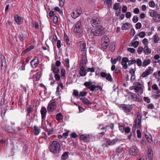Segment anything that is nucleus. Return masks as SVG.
Listing matches in <instances>:
<instances>
[{
  "instance_id": "4d7b16f0",
  "label": "nucleus",
  "mask_w": 160,
  "mask_h": 160,
  "mask_svg": "<svg viewBox=\"0 0 160 160\" xmlns=\"http://www.w3.org/2000/svg\"><path fill=\"white\" fill-rule=\"evenodd\" d=\"M142 88V87L141 86H138V85H137L136 86H135L134 88V89L136 90L137 91H139Z\"/></svg>"
},
{
  "instance_id": "a19ab883",
  "label": "nucleus",
  "mask_w": 160,
  "mask_h": 160,
  "mask_svg": "<svg viewBox=\"0 0 160 160\" xmlns=\"http://www.w3.org/2000/svg\"><path fill=\"white\" fill-rule=\"evenodd\" d=\"M138 35L141 38H143L145 36L146 33L145 32H142L138 33Z\"/></svg>"
},
{
  "instance_id": "49530a36",
  "label": "nucleus",
  "mask_w": 160,
  "mask_h": 160,
  "mask_svg": "<svg viewBox=\"0 0 160 160\" xmlns=\"http://www.w3.org/2000/svg\"><path fill=\"white\" fill-rule=\"evenodd\" d=\"M127 50L132 53H134L136 52L135 50L133 48H128Z\"/></svg>"
},
{
  "instance_id": "f257e3e1",
  "label": "nucleus",
  "mask_w": 160,
  "mask_h": 160,
  "mask_svg": "<svg viewBox=\"0 0 160 160\" xmlns=\"http://www.w3.org/2000/svg\"><path fill=\"white\" fill-rule=\"evenodd\" d=\"M91 22L92 26L94 28L96 36H100L104 33L105 31L98 19H92L91 20Z\"/></svg>"
},
{
  "instance_id": "ea45409f",
  "label": "nucleus",
  "mask_w": 160,
  "mask_h": 160,
  "mask_svg": "<svg viewBox=\"0 0 160 160\" xmlns=\"http://www.w3.org/2000/svg\"><path fill=\"white\" fill-rule=\"evenodd\" d=\"M154 42L155 43H157L159 40V38H158V35L156 34H155L154 36Z\"/></svg>"
},
{
  "instance_id": "4c0bfd02",
  "label": "nucleus",
  "mask_w": 160,
  "mask_h": 160,
  "mask_svg": "<svg viewBox=\"0 0 160 160\" xmlns=\"http://www.w3.org/2000/svg\"><path fill=\"white\" fill-rule=\"evenodd\" d=\"M120 5V4L118 3H115L113 6V9L115 10H118L119 8V6Z\"/></svg>"
},
{
  "instance_id": "a18cd8bd",
  "label": "nucleus",
  "mask_w": 160,
  "mask_h": 160,
  "mask_svg": "<svg viewBox=\"0 0 160 160\" xmlns=\"http://www.w3.org/2000/svg\"><path fill=\"white\" fill-rule=\"evenodd\" d=\"M136 61L135 59H132L130 60H129V62H128V65L129 66L131 65L133 63H136Z\"/></svg>"
},
{
  "instance_id": "58836bf2",
  "label": "nucleus",
  "mask_w": 160,
  "mask_h": 160,
  "mask_svg": "<svg viewBox=\"0 0 160 160\" xmlns=\"http://www.w3.org/2000/svg\"><path fill=\"white\" fill-rule=\"evenodd\" d=\"M61 77L62 78H64L66 74V71L64 69H62L61 70Z\"/></svg>"
},
{
  "instance_id": "b1692460",
  "label": "nucleus",
  "mask_w": 160,
  "mask_h": 160,
  "mask_svg": "<svg viewBox=\"0 0 160 160\" xmlns=\"http://www.w3.org/2000/svg\"><path fill=\"white\" fill-rule=\"evenodd\" d=\"M68 152H64L61 156V159L62 160H66L68 157Z\"/></svg>"
},
{
  "instance_id": "6e6552de",
  "label": "nucleus",
  "mask_w": 160,
  "mask_h": 160,
  "mask_svg": "<svg viewBox=\"0 0 160 160\" xmlns=\"http://www.w3.org/2000/svg\"><path fill=\"white\" fill-rule=\"evenodd\" d=\"M120 107L124 111L126 112H129L132 109V105H128L126 104H122Z\"/></svg>"
},
{
  "instance_id": "3c124183",
  "label": "nucleus",
  "mask_w": 160,
  "mask_h": 160,
  "mask_svg": "<svg viewBox=\"0 0 160 160\" xmlns=\"http://www.w3.org/2000/svg\"><path fill=\"white\" fill-rule=\"evenodd\" d=\"M136 28L137 29H140L142 27V24L140 22H138L136 24Z\"/></svg>"
},
{
  "instance_id": "052dcab7",
  "label": "nucleus",
  "mask_w": 160,
  "mask_h": 160,
  "mask_svg": "<svg viewBox=\"0 0 160 160\" xmlns=\"http://www.w3.org/2000/svg\"><path fill=\"white\" fill-rule=\"evenodd\" d=\"M58 17L57 16H55L54 17V18H53V22L55 24L57 22H58Z\"/></svg>"
},
{
  "instance_id": "2eb2a0df",
  "label": "nucleus",
  "mask_w": 160,
  "mask_h": 160,
  "mask_svg": "<svg viewBox=\"0 0 160 160\" xmlns=\"http://www.w3.org/2000/svg\"><path fill=\"white\" fill-rule=\"evenodd\" d=\"M35 58L33 59L30 62V64L32 68H35L39 63V61L37 59V61Z\"/></svg>"
},
{
  "instance_id": "1a4fd4ad",
  "label": "nucleus",
  "mask_w": 160,
  "mask_h": 160,
  "mask_svg": "<svg viewBox=\"0 0 160 160\" xmlns=\"http://www.w3.org/2000/svg\"><path fill=\"white\" fill-rule=\"evenodd\" d=\"M56 108V103L53 102L49 103L47 108L48 110L49 111L52 112L54 111Z\"/></svg>"
},
{
  "instance_id": "69168bd1",
  "label": "nucleus",
  "mask_w": 160,
  "mask_h": 160,
  "mask_svg": "<svg viewBox=\"0 0 160 160\" xmlns=\"http://www.w3.org/2000/svg\"><path fill=\"white\" fill-rule=\"evenodd\" d=\"M87 71L88 72H94L95 71V68L93 67L92 68H89L88 69Z\"/></svg>"
},
{
  "instance_id": "7ed1b4c3",
  "label": "nucleus",
  "mask_w": 160,
  "mask_h": 160,
  "mask_svg": "<svg viewBox=\"0 0 160 160\" xmlns=\"http://www.w3.org/2000/svg\"><path fill=\"white\" fill-rule=\"evenodd\" d=\"M79 48L82 51H84V52H83L82 54L83 59L82 61V63H83V64H84V63H85V61L84 59L86 58L87 57V56H86V50H85L86 43L83 42H81L79 46Z\"/></svg>"
},
{
  "instance_id": "f3484780",
  "label": "nucleus",
  "mask_w": 160,
  "mask_h": 160,
  "mask_svg": "<svg viewBox=\"0 0 160 160\" xmlns=\"http://www.w3.org/2000/svg\"><path fill=\"white\" fill-rule=\"evenodd\" d=\"M80 99L82 101L83 103L85 105H90L92 104V102L90 101L86 98H81Z\"/></svg>"
},
{
  "instance_id": "09e8293b",
  "label": "nucleus",
  "mask_w": 160,
  "mask_h": 160,
  "mask_svg": "<svg viewBox=\"0 0 160 160\" xmlns=\"http://www.w3.org/2000/svg\"><path fill=\"white\" fill-rule=\"evenodd\" d=\"M149 6L151 8H154L155 5L154 2L153 1H151L149 2Z\"/></svg>"
},
{
  "instance_id": "5fc2aeb1",
  "label": "nucleus",
  "mask_w": 160,
  "mask_h": 160,
  "mask_svg": "<svg viewBox=\"0 0 160 160\" xmlns=\"http://www.w3.org/2000/svg\"><path fill=\"white\" fill-rule=\"evenodd\" d=\"M143 99L145 102L148 103H149L150 102V100L148 97H144Z\"/></svg>"
},
{
  "instance_id": "c85d7f7f",
  "label": "nucleus",
  "mask_w": 160,
  "mask_h": 160,
  "mask_svg": "<svg viewBox=\"0 0 160 160\" xmlns=\"http://www.w3.org/2000/svg\"><path fill=\"white\" fill-rule=\"evenodd\" d=\"M143 51L145 52H146V54H149L151 53V50L149 49L148 46H146L144 47Z\"/></svg>"
},
{
  "instance_id": "37998d69",
  "label": "nucleus",
  "mask_w": 160,
  "mask_h": 160,
  "mask_svg": "<svg viewBox=\"0 0 160 160\" xmlns=\"http://www.w3.org/2000/svg\"><path fill=\"white\" fill-rule=\"evenodd\" d=\"M114 124L113 123H111L110 125L106 126L105 127H102L101 129H104L108 127H110L112 129H113L114 128Z\"/></svg>"
},
{
  "instance_id": "393cba45",
  "label": "nucleus",
  "mask_w": 160,
  "mask_h": 160,
  "mask_svg": "<svg viewBox=\"0 0 160 160\" xmlns=\"http://www.w3.org/2000/svg\"><path fill=\"white\" fill-rule=\"evenodd\" d=\"M130 24L128 23H124L121 27V29L122 30H126L129 28Z\"/></svg>"
},
{
  "instance_id": "c9c22d12",
  "label": "nucleus",
  "mask_w": 160,
  "mask_h": 160,
  "mask_svg": "<svg viewBox=\"0 0 160 160\" xmlns=\"http://www.w3.org/2000/svg\"><path fill=\"white\" fill-rule=\"evenodd\" d=\"M87 92L86 91L80 92L79 95V98L81 97H84L87 95Z\"/></svg>"
},
{
  "instance_id": "4be33fe9",
  "label": "nucleus",
  "mask_w": 160,
  "mask_h": 160,
  "mask_svg": "<svg viewBox=\"0 0 160 160\" xmlns=\"http://www.w3.org/2000/svg\"><path fill=\"white\" fill-rule=\"evenodd\" d=\"M135 71L134 69L131 68V69L129 70V72L131 75L132 77L131 78V80L133 79V81L135 80V75L134 74Z\"/></svg>"
},
{
  "instance_id": "72a5a7b5",
  "label": "nucleus",
  "mask_w": 160,
  "mask_h": 160,
  "mask_svg": "<svg viewBox=\"0 0 160 160\" xmlns=\"http://www.w3.org/2000/svg\"><path fill=\"white\" fill-rule=\"evenodd\" d=\"M153 156V153L152 150L150 148H148L147 152V157Z\"/></svg>"
},
{
  "instance_id": "20e7f679",
  "label": "nucleus",
  "mask_w": 160,
  "mask_h": 160,
  "mask_svg": "<svg viewBox=\"0 0 160 160\" xmlns=\"http://www.w3.org/2000/svg\"><path fill=\"white\" fill-rule=\"evenodd\" d=\"M74 32L78 35H80L82 32L81 22L79 21L76 24L74 29Z\"/></svg>"
},
{
  "instance_id": "6e6d98bb",
  "label": "nucleus",
  "mask_w": 160,
  "mask_h": 160,
  "mask_svg": "<svg viewBox=\"0 0 160 160\" xmlns=\"http://www.w3.org/2000/svg\"><path fill=\"white\" fill-rule=\"evenodd\" d=\"M64 39L66 41V42H67V44L69 45V43H68V41H69L68 37L65 33L64 34Z\"/></svg>"
},
{
  "instance_id": "412c9836",
  "label": "nucleus",
  "mask_w": 160,
  "mask_h": 160,
  "mask_svg": "<svg viewBox=\"0 0 160 160\" xmlns=\"http://www.w3.org/2000/svg\"><path fill=\"white\" fill-rule=\"evenodd\" d=\"M51 66V70L54 73L59 72V69L58 67H56L54 64H52Z\"/></svg>"
},
{
  "instance_id": "0e129e2a",
  "label": "nucleus",
  "mask_w": 160,
  "mask_h": 160,
  "mask_svg": "<svg viewBox=\"0 0 160 160\" xmlns=\"http://www.w3.org/2000/svg\"><path fill=\"white\" fill-rule=\"evenodd\" d=\"M130 130V128L129 127H127L124 128L125 132L126 133H128Z\"/></svg>"
},
{
  "instance_id": "5701e85b",
  "label": "nucleus",
  "mask_w": 160,
  "mask_h": 160,
  "mask_svg": "<svg viewBox=\"0 0 160 160\" xmlns=\"http://www.w3.org/2000/svg\"><path fill=\"white\" fill-rule=\"evenodd\" d=\"M138 121H139V122H141V116L140 114L139 113L137 115L136 120L134 121V125L135 126H137V122Z\"/></svg>"
},
{
  "instance_id": "e433bc0d",
  "label": "nucleus",
  "mask_w": 160,
  "mask_h": 160,
  "mask_svg": "<svg viewBox=\"0 0 160 160\" xmlns=\"http://www.w3.org/2000/svg\"><path fill=\"white\" fill-rule=\"evenodd\" d=\"M92 82L91 81L88 82H85L84 83V85L88 88V87H90L91 85L92 84Z\"/></svg>"
},
{
  "instance_id": "c03bdc74",
  "label": "nucleus",
  "mask_w": 160,
  "mask_h": 160,
  "mask_svg": "<svg viewBox=\"0 0 160 160\" xmlns=\"http://www.w3.org/2000/svg\"><path fill=\"white\" fill-rule=\"evenodd\" d=\"M132 20L134 23H136L138 20V17L137 15L134 16L132 18Z\"/></svg>"
},
{
  "instance_id": "473e14b6",
  "label": "nucleus",
  "mask_w": 160,
  "mask_h": 160,
  "mask_svg": "<svg viewBox=\"0 0 160 160\" xmlns=\"http://www.w3.org/2000/svg\"><path fill=\"white\" fill-rule=\"evenodd\" d=\"M14 18L15 21L18 24H21V19L19 18L18 15H17V16H15Z\"/></svg>"
},
{
  "instance_id": "9d476101",
  "label": "nucleus",
  "mask_w": 160,
  "mask_h": 160,
  "mask_svg": "<svg viewBox=\"0 0 160 160\" xmlns=\"http://www.w3.org/2000/svg\"><path fill=\"white\" fill-rule=\"evenodd\" d=\"M153 71V69L151 67H148V69H146L145 72L142 73V76L143 78H145L149 74H151L152 72H152Z\"/></svg>"
},
{
  "instance_id": "f8f14e48",
  "label": "nucleus",
  "mask_w": 160,
  "mask_h": 160,
  "mask_svg": "<svg viewBox=\"0 0 160 160\" xmlns=\"http://www.w3.org/2000/svg\"><path fill=\"white\" fill-rule=\"evenodd\" d=\"M91 91H94V90L97 91L98 90L101 91L102 88L99 85L96 86L95 85H91L90 87L88 88Z\"/></svg>"
},
{
  "instance_id": "c756f323",
  "label": "nucleus",
  "mask_w": 160,
  "mask_h": 160,
  "mask_svg": "<svg viewBox=\"0 0 160 160\" xmlns=\"http://www.w3.org/2000/svg\"><path fill=\"white\" fill-rule=\"evenodd\" d=\"M63 117V116L61 113H59L56 115V119L58 121H59Z\"/></svg>"
},
{
  "instance_id": "2f4dec72",
  "label": "nucleus",
  "mask_w": 160,
  "mask_h": 160,
  "mask_svg": "<svg viewBox=\"0 0 160 160\" xmlns=\"http://www.w3.org/2000/svg\"><path fill=\"white\" fill-rule=\"evenodd\" d=\"M104 3L106 2L107 5V7L108 8H109L112 5V0H106L104 2Z\"/></svg>"
},
{
  "instance_id": "39448f33",
  "label": "nucleus",
  "mask_w": 160,
  "mask_h": 160,
  "mask_svg": "<svg viewBox=\"0 0 160 160\" xmlns=\"http://www.w3.org/2000/svg\"><path fill=\"white\" fill-rule=\"evenodd\" d=\"M125 152L123 148L119 147L116 150V153L121 158H124L123 156Z\"/></svg>"
},
{
  "instance_id": "603ef678",
  "label": "nucleus",
  "mask_w": 160,
  "mask_h": 160,
  "mask_svg": "<svg viewBox=\"0 0 160 160\" xmlns=\"http://www.w3.org/2000/svg\"><path fill=\"white\" fill-rule=\"evenodd\" d=\"M73 94L75 96L79 98V94L77 90H74L73 92Z\"/></svg>"
},
{
  "instance_id": "0eeeda50",
  "label": "nucleus",
  "mask_w": 160,
  "mask_h": 160,
  "mask_svg": "<svg viewBox=\"0 0 160 160\" xmlns=\"http://www.w3.org/2000/svg\"><path fill=\"white\" fill-rule=\"evenodd\" d=\"M100 75L102 77L106 78L109 81L111 82L113 81L111 76L109 73L107 74L105 72H102L101 73Z\"/></svg>"
},
{
  "instance_id": "ddd939ff",
  "label": "nucleus",
  "mask_w": 160,
  "mask_h": 160,
  "mask_svg": "<svg viewBox=\"0 0 160 160\" xmlns=\"http://www.w3.org/2000/svg\"><path fill=\"white\" fill-rule=\"evenodd\" d=\"M118 141L119 139L118 138L114 139L111 140H109V141L104 142L103 145H104L106 147H108V146L114 145Z\"/></svg>"
},
{
  "instance_id": "423d86ee",
  "label": "nucleus",
  "mask_w": 160,
  "mask_h": 160,
  "mask_svg": "<svg viewBox=\"0 0 160 160\" xmlns=\"http://www.w3.org/2000/svg\"><path fill=\"white\" fill-rule=\"evenodd\" d=\"M139 152V150L135 146H133L129 150L130 154L132 155H136Z\"/></svg>"
},
{
  "instance_id": "7c9ffc66",
  "label": "nucleus",
  "mask_w": 160,
  "mask_h": 160,
  "mask_svg": "<svg viewBox=\"0 0 160 160\" xmlns=\"http://www.w3.org/2000/svg\"><path fill=\"white\" fill-rule=\"evenodd\" d=\"M150 62V59L148 60L146 59L144 60L142 66L143 67H145L148 65Z\"/></svg>"
},
{
  "instance_id": "e2e57ef3",
  "label": "nucleus",
  "mask_w": 160,
  "mask_h": 160,
  "mask_svg": "<svg viewBox=\"0 0 160 160\" xmlns=\"http://www.w3.org/2000/svg\"><path fill=\"white\" fill-rule=\"evenodd\" d=\"M33 26L36 29H38L39 28V25L37 22H34L33 24Z\"/></svg>"
},
{
  "instance_id": "13d9d810",
  "label": "nucleus",
  "mask_w": 160,
  "mask_h": 160,
  "mask_svg": "<svg viewBox=\"0 0 160 160\" xmlns=\"http://www.w3.org/2000/svg\"><path fill=\"white\" fill-rule=\"evenodd\" d=\"M127 7L126 6H123L122 7V12L123 13H125L127 12Z\"/></svg>"
},
{
  "instance_id": "bf43d9fd",
  "label": "nucleus",
  "mask_w": 160,
  "mask_h": 160,
  "mask_svg": "<svg viewBox=\"0 0 160 160\" xmlns=\"http://www.w3.org/2000/svg\"><path fill=\"white\" fill-rule=\"evenodd\" d=\"M33 111V108H32L31 107H28L27 108V113L28 114V115H29V114L31 113V112H32Z\"/></svg>"
},
{
  "instance_id": "f704fd0d",
  "label": "nucleus",
  "mask_w": 160,
  "mask_h": 160,
  "mask_svg": "<svg viewBox=\"0 0 160 160\" xmlns=\"http://www.w3.org/2000/svg\"><path fill=\"white\" fill-rule=\"evenodd\" d=\"M41 72H38L36 74V81L39 80L41 77Z\"/></svg>"
},
{
  "instance_id": "cd10ccee",
  "label": "nucleus",
  "mask_w": 160,
  "mask_h": 160,
  "mask_svg": "<svg viewBox=\"0 0 160 160\" xmlns=\"http://www.w3.org/2000/svg\"><path fill=\"white\" fill-rule=\"evenodd\" d=\"M76 13L78 15V16H79L82 13V11L81 8L80 7H78L77 10H76Z\"/></svg>"
},
{
  "instance_id": "bb28decb",
  "label": "nucleus",
  "mask_w": 160,
  "mask_h": 160,
  "mask_svg": "<svg viewBox=\"0 0 160 160\" xmlns=\"http://www.w3.org/2000/svg\"><path fill=\"white\" fill-rule=\"evenodd\" d=\"M5 130L8 132H13L14 129L10 126H5Z\"/></svg>"
},
{
  "instance_id": "8fccbe9b",
  "label": "nucleus",
  "mask_w": 160,
  "mask_h": 160,
  "mask_svg": "<svg viewBox=\"0 0 160 160\" xmlns=\"http://www.w3.org/2000/svg\"><path fill=\"white\" fill-rule=\"evenodd\" d=\"M55 78L56 80L59 81L60 79V76L58 74V73H55Z\"/></svg>"
},
{
  "instance_id": "de8ad7c7",
  "label": "nucleus",
  "mask_w": 160,
  "mask_h": 160,
  "mask_svg": "<svg viewBox=\"0 0 160 160\" xmlns=\"http://www.w3.org/2000/svg\"><path fill=\"white\" fill-rule=\"evenodd\" d=\"M54 10L55 11H58V12L60 13V14H61L62 13V10H61L59 7H55L54 8Z\"/></svg>"
},
{
  "instance_id": "9b49d317",
  "label": "nucleus",
  "mask_w": 160,
  "mask_h": 160,
  "mask_svg": "<svg viewBox=\"0 0 160 160\" xmlns=\"http://www.w3.org/2000/svg\"><path fill=\"white\" fill-rule=\"evenodd\" d=\"M102 45L107 47L109 44V40L108 38L106 36H103L102 39Z\"/></svg>"
},
{
  "instance_id": "79ce46f5",
  "label": "nucleus",
  "mask_w": 160,
  "mask_h": 160,
  "mask_svg": "<svg viewBox=\"0 0 160 160\" xmlns=\"http://www.w3.org/2000/svg\"><path fill=\"white\" fill-rule=\"evenodd\" d=\"M136 62L137 63V65L139 67L141 66L142 65L141 60L139 58H138L137 60H136Z\"/></svg>"
},
{
  "instance_id": "a211bd4d",
  "label": "nucleus",
  "mask_w": 160,
  "mask_h": 160,
  "mask_svg": "<svg viewBox=\"0 0 160 160\" xmlns=\"http://www.w3.org/2000/svg\"><path fill=\"white\" fill-rule=\"evenodd\" d=\"M40 112L42 115V119H43L46 117L47 112V111L45 108L44 107H42Z\"/></svg>"
},
{
  "instance_id": "338daca9",
  "label": "nucleus",
  "mask_w": 160,
  "mask_h": 160,
  "mask_svg": "<svg viewBox=\"0 0 160 160\" xmlns=\"http://www.w3.org/2000/svg\"><path fill=\"white\" fill-rule=\"evenodd\" d=\"M157 16H158V19H155L153 18V19L155 22H158L160 21V14H157Z\"/></svg>"
},
{
  "instance_id": "774afa93",
  "label": "nucleus",
  "mask_w": 160,
  "mask_h": 160,
  "mask_svg": "<svg viewBox=\"0 0 160 160\" xmlns=\"http://www.w3.org/2000/svg\"><path fill=\"white\" fill-rule=\"evenodd\" d=\"M133 43V47L135 48H137L139 44V42L138 41H135Z\"/></svg>"
},
{
  "instance_id": "dca6fc26",
  "label": "nucleus",
  "mask_w": 160,
  "mask_h": 160,
  "mask_svg": "<svg viewBox=\"0 0 160 160\" xmlns=\"http://www.w3.org/2000/svg\"><path fill=\"white\" fill-rule=\"evenodd\" d=\"M80 139L83 141L84 142H89L90 139L89 135H82L80 136Z\"/></svg>"
},
{
  "instance_id": "a878e982",
  "label": "nucleus",
  "mask_w": 160,
  "mask_h": 160,
  "mask_svg": "<svg viewBox=\"0 0 160 160\" xmlns=\"http://www.w3.org/2000/svg\"><path fill=\"white\" fill-rule=\"evenodd\" d=\"M40 130L36 126L34 127L33 133L35 135H38L40 132Z\"/></svg>"
},
{
  "instance_id": "f03ea898",
  "label": "nucleus",
  "mask_w": 160,
  "mask_h": 160,
  "mask_svg": "<svg viewBox=\"0 0 160 160\" xmlns=\"http://www.w3.org/2000/svg\"><path fill=\"white\" fill-rule=\"evenodd\" d=\"M50 151L53 154L58 153L61 151L60 143L57 141H53L49 147Z\"/></svg>"
},
{
  "instance_id": "864d4df0",
  "label": "nucleus",
  "mask_w": 160,
  "mask_h": 160,
  "mask_svg": "<svg viewBox=\"0 0 160 160\" xmlns=\"http://www.w3.org/2000/svg\"><path fill=\"white\" fill-rule=\"evenodd\" d=\"M122 62H123V63H127L129 62V60L128 58L126 57H124L123 58H122Z\"/></svg>"
},
{
  "instance_id": "aec40b11",
  "label": "nucleus",
  "mask_w": 160,
  "mask_h": 160,
  "mask_svg": "<svg viewBox=\"0 0 160 160\" xmlns=\"http://www.w3.org/2000/svg\"><path fill=\"white\" fill-rule=\"evenodd\" d=\"M34 46L31 45L29 46L28 48H27L25 50L23 51L22 53V55H24L27 53L29 51H30L31 50H32L33 48H34Z\"/></svg>"
},
{
  "instance_id": "4468645a",
  "label": "nucleus",
  "mask_w": 160,
  "mask_h": 160,
  "mask_svg": "<svg viewBox=\"0 0 160 160\" xmlns=\"http://www.w3.org/2000/svg\"><path fill=\"white\" fill-rule=\"evenodd\" d=\"M87 72L83 65H81L80 68L79 74L81 76H84L86 75Z\"/></svg>"
},
{
  "instance_id": "680f3d73",
  "label": "nucleus",
  "mask_w": 160,
  "mask_h": 160,
  "mask_svg": "<svg viewBox=\"0 0 160 160\" xmlns=\"http://www.w3.org/2000/svg\"><path fill=\"white\" fill-rule=\"evenodd\" d=\"M121 64L123 66V68L124 69H126L128 68V67L127 65L126 64V63H123V62H122Z\"/></svg>"
},
{
  "instance_id": "6ab92c4d",
  "label": "nucleus",
  "mask_w": 160,
  "mask_h": 160,
  "mask_svg": "<svg viewBox=\"0 0 160 160\" xmlns=\"http://www.w3.org/2000/svg\"><path fill=\"white\" fill-rule=\"evenodd\" d=\"M95 33V30L93 31L92 29L91 30V29H88V34L90 38H92L94 36H96Z\"/></svg>"
}]
</instances>
